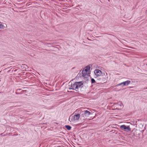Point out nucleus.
Returning a JSON list of instances; mask_svg holds the SVG:
<instances>
[{
	"mask_svg": "<svg viewBox=\"0 0 147 147\" xmlns=\"http://www.w3.org/2000/svg\"><path fill=\"white\" fill-rule=\"evenodd\" d=\"M83 85V83L82 82H76L69 86V89L75 90L76 91H78V89L80 87H82Z\"/></svg>",
	"mask_w": 147,
	"mask_h": 147,
	"instance_id": "obj_1",
	"label": "nucleus"
},
{
	"mask_svg": "<svg viewBox=\"0 0 147 147\" xmlns=\"http://www.w3.org/2000/svg\"><path fill=\"white\" fill-rule=\"evenodd\" d=\"M80 117V114H75L74 115L72 116L71 117H71H70L69 119V120L70 122H74L76 121H78Z\"/></svg>",
	"mask_w": 147,
	"mask_h": 147,
	"instance_id": "obj_2",
	"label": "nucleus"
},
{
	"mask_svg": "<svg viewBox=\"0 0 147 147\" xmlns=\"http://www.w3.org/2000/svg\"><path fill=\"white\" fill-rule=\"evenodd\" d=\"M82 114L81 115L82 117H88L91 114V113L87 110H84L82 112Z\"/></svg>",
	"mask_w": 147,
	"mask_h": 147,
	"instance_id": "obj_3",
	"label": "nucleus"
},
{
	"mask_svg": "<svg viewBox=\"0 0 147 147\" xmlns=\"http://www.w3.org/2000/svg\"><path fill=\"white\" fill-rule=\"evenodd\" d=\"M120 128L125 131H131V129L129 126H126L124 125H121L120 127Z\"/></svg>",
	"mask_w": 147,
	"mask_h": 147,
	"instance_id": "obj_4",
	"label": "nucleus"
},
{
	"mask_svg": "<svg viewBox=\"0 0 147 147\" xmlns=\"http://www.w3.org/2000/svg\"><path fill=\"white\" fill-rule=\"evenodd\" d=\"M97 80H99L100 81V82L102 83H105L107 81L106 77H103L101 76L99 78H97Z\"/></svg>",
	"mask_w": 147,
	"mask_h": 147,
	"instance_id": "obj_5",
	"label": "nucleus"
},
{
	"mask_svg": "<svg viewBox=\"0 0 147 147\" xmlns=\"http://www.w3.org/2000/svg\"><path fill=\"white\" fill-rule=\"evenodd\" d=\"M95 75L98 78L102 74V71L99 69H96L94 71Z\"/></svg>",
	"mask_w": 147,
	"mask_h": 147,
	"instance_id": "obj_6",
	"label": "nucleus"
},
{
	"mask_svg": "<svg viewBox=\"0 0 147 147\" xmlns=\"http://www.w3.org/2000/svg\"><path fill=\"white\" fill-rule=\"evenodd\" d=\"M122 82L123 85L122 86L123 87L125 86L128 85L130 83L131 81L130 80H127Z\"/></svg>",
	"mask_w": 147,
	"mask_h": 147,
	"instance_id": "obj_7",
	"label": "nucleus"
},
{
	"mask_svg": "<svg viewBox=\"0 0 147 147\" xmlns=\"http://www.w3.org/2000/svg\"><path fill=\"white\" fill-rule=\"evenodd\" d=\"M87 73L84 70H83L82 72V76L86 78L87 76Z\"/></svg>",
	"mask_w": 147,
	"mask_h": 147,
	"instance_id": "obj_8",
	"label": "nucleus"
},
{
	"mask_svg": "<svg viewBox=\"0 0 147 147\" xmlns=\"http://www.w3.org/2000/svg\"><path fill=\"white\" fill-rule=\"evenodd\" d=\"M90 69V67L89 66H86L85 67V68L84 70L86 72H88L89 71Z\"/></svg>",
	"mask_w": 147,
	"mask_h": 147,
	"instance_id": "obj_9",
	"label": "nucleus"
},
{
	"mask_svg": "<svg viewBox=\"0 0 147 147\" xmlns=\"http://www.w3.org/2000/svg\"><path fill=\"white\" fill-rule=\"evenodd\" d=\"M65 127L68 130H70L71 129V127L69 125H65Z\"/></svg>",
	"mask_w": 147,
	"mask_h": 147,
	"instance_id": "obj_10",
	"label": "nucleus"
},
{
	"mask_svg": "<svg viewBox=\"0 0 147 147\" xmlns=\"http://www.w3.org/2000/svg\"><path fill=\"white\" fill-rule=\"evenodd\" d=\"M95 80L93 78H92L91 79V82L92 83H94L95 82Z\"/></svg>",
	"mask_w": 147,
	"mask_h": 147,
	"instance_id": "obj_11",
	"label": "nucleus"
},
{
	"mask_svg": "<svg viewBox=\"0 0 147 147\" xmlns=\"http://www.w3.org/2000/svg\"><path fill=\"white\" fill-rule=\"evenodd\" d=\"M24 91V90H23V91H22L21 92H16V94H22L23 93V92H22V91Z\"/></svg>",
	"mask_w": 147,
	"mask_h": 147,
	"instance_id": "obj_12",
	"label": "nucleus"
},
{
	"mask_svg": "<svg viewBox=\"0 0 147 147\" xmlns=\"http://www.w3.org/2000/svg\"><path fill=\"white\" fill-rule=\"evenodd\" d=\"M121 85H122V86L123 85V82H121L120 83L117 84V86H121Z\"/></svg>",
	"mask_w": 147,
	"mask_h": 147,
	"instance_id": "obj_13",
	"label": "nucleus"
},
{
	"mask_svg": "<svg viewBox=\"0 0 147 147\" xmlns=\"http://www.w3.org/2000/svg\"><path fill=\"white\" fill-rule=\"evenodd\" d=\"M120 103L119 104V105L120 106H121V105L122 104V103H121V102H119Z\"/></svg>",
	"mask_w": 147,
	"mask_h": 147,
	"instance_id": "obj_14",
	"label": "nucleus"
},
{
	"mask_svg": "<svg viewBox=\"0 0 147 147\" xmlns=\"http://www.w3.org/2000/svg\"><path fill=\"white\" fill-rule=\"evenodd\" d=\"M50 44V43H47V45H49Z\"/></svg>",
	"mask_w": 147,
	"mask_h": 147,
	"instance_id": "obj_15",
	"label": "nucleus"
},
{
	"mask_svg": "<svg viewBox=\"0 0 147 147\" xmlns=\"http://www.w3.org/2000/svg\"><path fill=\"white\" fill-rule=\"evenodd\" d=\"M20 90V89H18V90H17V91H18V90Z\"/></svg>",
	"mask_w": 147,
	"mask_h": 147,
	"instance_id": "obj_16",
	"label": "nucleus"
},
{
	"mask_svg": "<svg viewBox=\"0 0 147 147\" xmlns=\"http://www.w3.org/2000/svg\"><path fill=\"white\" fill-rule=\"evenodd\" d=\"M1 28V25L0 24V28Z\"/></svg>",
	"mask_w": 147,
	"mask_h": 147,
	"instance_id": "obj_17",
	"label": "nucleus"
},
{
	"mask_svg": "<svg viewBox=\"0 0 147 147\" xmlns=\"http://www.w3.org/2000/svg\"><path fill=\"white\" fill-rule=\"evenodd\" d=\"M2 134H1V135H2Z\"/></svg>",
	"mask_w": 147,
	"mask_h": 147,
	"instance_id": "obj_18",
	"label": "nucleus"
},
{
	"mask_svg": "<svg viewBox=\"0 0 147 147\" xmlns=\"http://www.w3.org/2000/svg\"><path fill=\"white\" fill-rule=\"evenodd\" d=\"M106 75L107 74V73H106Z\"/></svg>",
	"mask_w": 147,
	"mask_h": 147,
	"instance_id": "obj_19",
	"label": "nucleus"
}]
</instances>
